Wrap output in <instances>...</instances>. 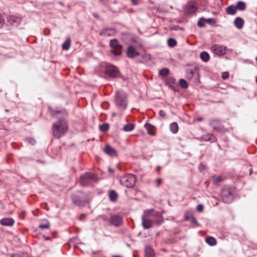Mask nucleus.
<instances>
[{"label":"nucleus","mask_w":257,"mask_h":257,"mask_svg":"<svg viewBox=\"0 0 257 257\" xmlns=\"http://www.w3.org/2000/svg\"><path fill=\"white\" fill-rule=\"evenodd\" d=\"M52 130L53 136L59 139L67 132L68 130L67 123L64 119H59L58 121L53 123Z\"/></svg>","instance_id":"obj_1"},{"label":"nucleus","mask_w":257,"mask_h":257,"mask_svg":"<svg viewBox=\"0 0 257 257\" xmlns=\"http://www.w3.org/2000/svg\"><path fill=\"white\" fill-rule=\"evenodd\" d=\"M71 199L73 203L77 206H84L88 201L87 194L80 191L73 194Z\"/></svg>","instance_id":"obj_2"},{"label":"nucleus","mask_w":257,"mask_h":257,"mask_svg":"<svg viewBox=\"0 0 257 257\" xmlns=\"http://www.w3.org/2000/svg\"><path fill=\"white\" fill-rule=\"evenodd\" d=\"M110 49L109 51V55L110 56H120L122 53V46L120 45L116 39L111 40L109 42Z\"/></svg>","instance_id":"obj_3"},{"label":"nucleus","mask_w":257,"mask_h":257,"mask_svg":"<svg viewBox=\"0 0 257 257\" xmlns=\"http://www.w3.org/2000/svg\"><path fill=\"white\" fill-rule=\"evenodd\" d=\"M234 189L232 187H224L221 192V198L225 203H231L234 198Z\"/></svg>","instance_id":"obj_4"},{"label":"nucleus","mask_w":257,"mask_h":257,"mask_svg":"<svg viewBox=\"0 0 257 257\" xmlns=\"http://www.w3.org/2000/svg\"><path fill=\"white\" fill-rule=\"evenodd\" d=\"M115 102L119 109L124 110L127 105L125 93L122 91H117L115 94Z\"/></svg>","instance_id":"obj_5"},{"label":"nucleus","mask_w":257,"mask_h":257,"mask_svg":"<svg viewBox=\"0 0 257 257\" xmlns=\"http://www.w3.org/2000/svg\"><path fill=\"white\" fill-rule=\"evenodd\" d=\"M120 184L127 187H133L136 182V176L132 174H127L120 178L119 180Z\"/></svg>","instance_id":"obj_6"},{"label":"nucleus","mask_w":257,"mask_h":257,"mask_svg":"<svg viewBox=\"0 0 257 257\" xmlns=\"http://www.w3.org/2000/svg\"><path fill=\"white\" fill-rule=\"evenodd\" d=\"M93 181H97L96 175L95 174L87 173L80 178V183L82 186L89 185Z\"/></svg>","instance_id":"obj_7"},{"label":"nucleus","mask_w":257,"mask_h":257,"mask_svg":"<svg viewBox=\"0 0 257 257\" xmlns=\"http://www.w3.org/2000/svg\"><path fill=\"white\" fill-rule=\"evenodd\" d=\"M186 76L188 79L192 80L194 81H197L199 77L198 68L194 67L187 69L186 70Z\"/></svg>","instance_id":"obj_8"},{"label":"nucleus","mask_w":257,"mask_h":257,"mask_svg":"<svg viewBox=\"0 0 257 257\" xmlns=\"http://www.w3.org/2000/svg\"><path fill=\"white\" fill-rule=\"evenodd\" d=\"M149 216L153 220V222L158 225H160L163 222L164 219L162 214L158 211H155L154 210H150L149 212Z\"/></svg>","instance_id":"obj_9"},{"label":"nucleus","mask_w":257,"mask_h":257,"mask_svg":"<svg viewBox=\"0 0 257 257\" xmlns=\"http://www.w3.org/2000/svg\"><path fill=\"white\" fill-rule=\"evenodd\" d=\"M210 125L212 127L213 130L219 133H224L227 130L218 119H213L210 121Z\"/></svg>","instance_id":"obj_10"},{"label":"nucleus","mask_w":257,"mask_h":257,"mask_svg":"<svg viewBox=\"0 0 257 257\" xmlns=\"http://www.w3.org/2000/svg\"><path fill=\"white\" fill-rule=\"evenodd\" d=\"M149 210L147 211L146 216H142V225L145 229L151 228L153 224V221L151 217L149 216Z\"/></svg>","instance_id":"obj_11"},{"label":"nucleus","mask_w":257,"mask_h":257,"mask_svg":"<svg viewBox=\"0 0 257 257\" xmlns=\"http://www.w3.org/2000/svg\"><path fill=\"white\" fill-rule=\"evenodd\" d=\"M211 50L215 55H223L226 53V47L223 46L214 45L211 47Z\"/></svg>","instance_id":"obj_12"},{"label":"nucleus","mask_w":257,"mask_h":257,"mask_svg":"<svg viewBox=\"0 0 257 257\" xmlns=\"http://www.w3.org/2000/svg\"><path fill=\"white\" fill-rule=\"evenodd\" d=\"M197 10V4L194 2L188 3L185 7V12L187 14H194Z\"/></svg>","instance_id":"obj_13"},{"label":"nucleus","mask_w":257,"mask_h":257,"mask_svg":"<svg viewBox=\"0 0 257 257\" xmlns=\"http://www.w3.org/2000/svg\"><path fill=\"white\" fill-rule=\"evenodd\" d=\"M105 72L109 77L115 78L118 76L119 71L116 67L110 66L106 67Z\"/></svg>","instance_id":"obj_14"},{"label":"nucleus","mask_w":257,"mask_h":257,"mask_svg":"<svg viewBox=\"0 0 257 257\" xmlns=\"http://www.w3.org/2000/svg\"><path fill=\"white\" fill-rule=\"evenodd\" d=\"M110 224L115 226H120L122 223V218L118 215H113L109 220Z\"/></svg>","instance_id":"obj_15"},{"label":"nucleus","mask_w":257,"mask_h":257,"mask_svg":"<svg viewBox=\"0 0 257 257\" xmlns=\"http://www.w3.org/2000/svg\"><path fill=\"white\" fill-rule=\"evenodd\" d=\"M126 55L128 58H134L140 55V53L137 51L133 46H128L126 50Z\"/></svg>","instance_id":"obj_16"},{"label":"nucleus","mask_w":257,"mask_h":257,"mask_svg":"<svg viewBox=\"0 0 257 257\" xmlns=\"http://www.w3.org/2000/svg\"><path fill=\"white\" fill-rule=\"evenodd\" d=\"M115 34V30L113 28H104L100 32L99 35L102 36H111Z\"/></svg>","instance_id":"obj_17"},{"label":"nucleus","mask_w":257,"mask_h":257,"mask_svg":"<svg viewBox=\"0 0 257 257\" xmlns=\"http://www.w3.org/2000/svg\"><path fill=\"white\" fill-rule=\"evenodd\" d=\"M21 21L22 19L20 17L11 16L8 18V22L14 26H18Z\"/></svg>","instance_id":"obj_18"},{"label":"nucleus","mask_w":257,"mask_h":257,"mask_svg":"<svg viewBox=\"0 0 257 257\" xmlns=\"http://www.w3.org/2000/svg\"><path fill=\"white\" fill-rule=\"evenodd\" d=\"M200 140L204 141H208L211 143L216 142L217 141V138L216 137L212 134H207L202 136Z\"/></svg>","instance_id":"obj_19"},{"label":"nucleus","mask_w":257,"mask_h":257,"mask_svg":"<svg viewBox=\"0 0 257 257\" xmlns=\"http://www.w3.org/2000/svg\"><path fill=\"white\" fill-rule=\"evenodd\" d=\"M104 151L106 154L110 156L116 155L115 150L108 145H105L104 149Z\"/></svg>","instance_id":"obj_20"},{"label":"nucleus","mask_w":257,"mask_h":257,"mask_svg":"<svg viewBox=\"0 0 257 257\" xmlns=\"http://www.w3.org/2000/svg\"><path fill=\"white\" fill-rule=\"evenodd\" d=\"M1 224L4 226H12L14 223V220L12 218H4L1 220Z\"/></svg>","instance_id":"obj_21"},{"label":"nucleus","mask_w":257,"mask_h":257,"mask_svg":"<svg viewBox=\"0 0 257 257\" xmlns=\"http://www.w3.org/2000/svg\"><path fill=\"white\" fill-rule=\"evenodd\" d=\"M234 24L235 26L237 29H240L243 26L244 21L242 18H241L240 17H237L235 19V20L234 21Z\"/></svg>","instance_id":"obj_22"},{"label":"nucleus","mask_w":257,"mask_h":257,"mask_svg":"<svg viewBox=\"0 0 257 257\" xmlns=\"http://www.w3.org/2000/svg\"><path fill=\"white\" fill-rule=\"evenodd\" d=\"M237 10L234 5H230L226 8V12L230 15H234L236 14Z\"/></svg>","instance_id":"obj_23"},{"label":"nucleus","mask_w":257,"mask_h":257,"mask_svg":"<svg viewBox=\"0 0 257 257\" xmlns=\"http://www.w3.org/2000/svg\"><path fill=\"white\" fill-rule=\"evenodd\" d=\"M146 257H154L155 253L154 250L150 246H147L145 249Z\"/></svg>","instance_id":"obj_24"},{"label":"nucleus","mask_w":257,"mask_h":257,"mask_svg":"<svg viewBox=\"0 0 257 257\" xmlns=\"http://www.w3.org/2000/svg\"><path fill=\"white\" fill-rule=\"evenodd\" d=\"M235 6L237 10H238L241 11L245 10L246 8V4L242 1H238Z\"/></svg>","instance_id":"obj_25"},{"label":"nucleus","mask_w":257,"mask_h":257,"mask_svg":"<svg viewBox=\"0 0 257 257\" xmlns=\"http://www.w3.org/2000/svg\"><path fill=\"white\" fill-rule=\"evenodd\" d=\"M170 131L174 134H176L178 132L179 126L176 122H172L169 126Z\"/></svg>","instance_id":"obj_26"},{"label":"nucleus","mask_w":257,"mask_h":257,"mask_svg":"<svg viewBox=\"0 0 257 257\" xmlns=\"http://www.w3.org/2000/svg\"><path fill=\"white\" fill-rule=\"evenodd\" d=\"M200 58L204 62H207L210 59L209 54L205 51H203L200 53Z\"/></svg>","instance_id":"obj_27"},{"label":"nucleus","mask_w":257,"mask_h":257,"mask_svg":"<svg viewBox=\"0 0 257 257\" xmlns=\"http://www.w3.org/2000/svg\"><path fill=\"white\" fill-rule=\"evenodd\" d=\"M117 197H118V195H117V193L115 191L111 190L109 192V199L111 201H112V202L116 201V200L117 199Z\"/></svg>","instance_id":"obj_28"},{"label":"nucleus","mask_w":257,"mask_h":257,"mask_svg":"<svg viewBox=\"0 0 257 257\" xmlns=\"http://www.w3.org/2000/svg\"><path fill=\"white\" fill-rule=\"evenodd\" d=\"M205 241L209 245L211 246L215 245L217 243V241L215 238L211 236L206 237Z\"/></svg>","instance_id":"obj_29"},{"label":"nucleus","mask_w":257,"mask_h":257,"mask_svg":"<svg viewBox=\"0 0 257 257\" xmlns=\"http://www.w3.org/2000/svg\"><path fill=\"white\" fill-rule=\"evenodd\" d=\"M50 227V223L47 220H43L39 224V227L41 229H48Z\"/></svg>","instance_id":"obj_30"},{"label":"nucleus","mask_w":257,"mask_h":257,"mask_svg":"<svg viewBox=\"0 0 257 257\" xmlns=\"http://www.w3.org/2000/svg\"><path fill=\"white\" fill-rule=\"evenodd\" d=\"M145 127L147 130L148 134L150 135H154V133L153 131L154 130V126L150 123H147L145 124Z\"/></svg>","instance_id":"obj_31"},{"label":"nucleus","mask_w":257,"mask_h":257,"mask_svg":"<svg viewBox=\"0 0 257 257\" xmlns=\"http://www.w3.org/2000/svg\"><path fill=\"white\" fill-rule=\"evenodd\" d=\"M71 45V40L68 38L64 43L62 44V49L64 50H67L69 49Z\"/></svg>","instance_id":"obj_32"},{"label":"nucleus","mask_w":257,"mask_h":257,"mask_svg":"<svg viewBox=\"0 0 257 257\" xmlns=\"http://www.w3.org/2000/svg\"><path fill=\"white\" fill-rule=\"evenodd\" d=\"M50 111L51 113V114L52 116H59L60 114H66V112L64 110L63 111H57L55 110H51L50 109Z\"/></svg>","instance_id":"obj_33"},{"label":"nucleus","mask_w":257,"mask_h":257,"mask_svg":"<svg viewBox=\"0 0 257 257\" xmlns=\"http://www.w3.org/2000/svg\"><path fill=\"white\" fill-rule=\"evenodd\" d=\"M134 128V125L133 123H128L123 126V130L125 132H130Z\"/></svg>","instance_id":"obj_34"},{"label":"nucleus","mask_w":257,"mask_h":257,"mask_svg":"<svg viewBox=\"0 0 257 257\" xmlns=\"http://www.w3.org/2000/svg\"><path fill=\"white\" fill-rule=\"evenodd\" d=\"M168 45L171 47H173L177 45V41L173 38H169L167 42Z\"/></svg>","instance_id":"obj_35"},{"label":"nucleus","mask_w":257,"mask_h":257,"mask_svg":"<svg viewBox=\"0 0 257 257\" xmlns=\"http://www.w3.org/2000/svg\"><path fill=\"white\" fill-rule=\"evenodd\" d=\"M205 23L206 19L204 18H200L197 22V26L201 28L205 26Z\"/></svg>","instance_id":"obj_36"},{"label":"nucleus","mask_w":257,"mask_h":257,"mask_svg":"<svg viewBox=\"0 0 257 257\" xmlns=\"http://www.w3.org/2000/svg\"><path fill=\"white\" fill-rule=\"evenodd\" d=\"M169 72V70L168 68H163L160 70L159 74L162 76H167Z\"/></svg>","instance_id":"obj_37"},{"label":"nucleus","mask_w":257,"mask_h":257,"mask_svg":"<svg viewBox=\"0 0 257 257\" xmlns=\"http://www.w3.org/2000/svg\"><path fill=\"white\" fill-rule=\"evenodd\" d=\"M179 84L180 86L183 88H187L188 86L187 81L183 79H180Z\"/></svg>","instance_id":"obj_38"},{"label":"nucleus","mask_w":257,"mask_h":257,"mask_svg":"<svg viewBox=\"0 0 257 257\" xmlns=\"http://www.w3.org/2000/svg\"><path fill=\"white\" fill-rule=\"evenodd\" d=\"M223 180L221 176H218L214 177L213 178V183L215 184H218Z\"/></svg>","instance_id":"obj_39"},{"label":"nucleus","mask_w":257,"mask_h":257,"mask_svg":"<svg viewBox=\"0 0 257 257\" xmlns=\"http://www.w3.org/2000/svg\"><path fill=\"white\" fill-rule=\"evenodd\" d=\"M192 217H193L192 212L190 211H186L185 213V217L186 220H189Z\"/></svg>","instance_id":"obj_40"},{"label":"nucleus","mask_w":257,"mask_h":257,"mask_svg":"<svg viewBox=\"0 0 257 257\" xmlns=\"http://www.w3.org/2000/svg\"><path fill=\"white\" fill-rule=\"evenodd\" d=\"M100 130L102 131L105 132L108 130L109 126L108 124H103L99 126Z\"/></svg>","instance_id":"obj_41"},{"label":"nucleus","mask_w":257,"mask_h":257,"mask_svg":"<svg viewBox=\"0 0 257 257\" xmlns=\"http://www.w3.org/2000/svg\"><path fill=\"white\" fill-rule=\"evenodd\" d=\"M206 22L210 25H214L216 23V21L214 19L210 18L208 19H206Z\"/></svg>","instance_id":"obj_42"},{"label":"nucleus","mask_w":257,"mask_h":257,"mask_svg":"<svg viewBox=\"0 0 257 257\" xmlns=\"http://www.w3.org/2000/svg\"><path fill=\"white\" fill-rule=\"evenodd\" d=\"M26 141L31 145H34L36 144L35 140L31 138H28L26 139Z\"/></svg>","instance_id":"obj_43"},{"label":"nucleus","mask_w":257,"mask_h":257,"mask_svg":"<svg viewBox=\"0 0 257 257\" xmlns=\"http://www.w3.org/2000/svg\"><path fill=\"white\" fill-rule=\"evenodd\" d=\"M142 57L144 61H147L151 59V56L150 54L144 53L142 55Z\"/></svg>","instance_id":"obj_44"},{"label":"nucleus","mask_w":257,"mask_h":257,"mask_svg":"<svg viewBox=\"0 0 257 257\" xmlns=\"http://www.w3.org/2000/svg\"><path fill=\"white\" fill-rule=\"evenodd\" d=\"M5 21L3 16L0 14V28L3 27L5 24Z\"/></svg>","instance_id":"obj_45"},{"label":"nucleus","mask_w":257,"mask_h":257,"mask_svg":"<svg viewBox=\"0 0 257 257\" xmlns=\"http://www.w3.org/2000/svg\"><path fill=\"white\" fill-rule=\"evenodd\" d=\"M203 209L204 206L202 204L198 205L196 208L197 210L199 212H202L203 210Z\"/></svg>","instance_id":"obj_46"},{"label":"nucleus","mask_w":257,"mask_h":257,"mask_svg":"<svg viewBox=\"0 0 257 257\" xmlns=\"http://www.w3.org/2000/svg\"><path fill=\"white\" fill-rule=\"evenodd\" d=\"M229 77V73L227 72H224L222 74V78L223 79H226Z\"/></svg>","instance_id":"obj_47"},{"label":"nucleus","mask_w":257,"mask_h":257,"mask_svg":"<svg viewBox=\"0 0 257 257\" xmlns=\"http://www.w3.org/2000/svg\"><path fill=\"white\" fill-rule=\"evenodd\" d=\"M11 257H26V255L22 253H17L12 254Z\"/></svg>","instance_id":"obj_48"},{"label":"nucleus","mask_w":257,"mask_h":257,"mask_svg":"<svg viewBox=\"0 0 257 257\" xmlns=\"http://www.w3.org/2000/svg\"><path fill=\"white\" fill-rule=\"evenodd\" d=\"M140 1L141 0H131V2L133 5L137 6L139 4Z\"/></svg>","instance_id":"obj_49"},{"label":"nucleus","mask_w":257,"mask_h":257,"mask_svg":"<svg viewBox=\"0 0 257 257\" xmlns=\"http://www.w3.org/2000/svg\"><path fill=\"white\" fill-rule=\"evenodd\" d=\"M159 114L160 116L164 118L166 116V112H165V111L161 110L159 111Z\"/></svg>","instance_id":"obj_50"},{"label":"nucleus","mask_w":257,"mask_h":257,"mask_svg":"<svg viewBox=\"0 0 257 257\" xmlns=\"http://www.w3.org/2000/svg\"><path fill=\"white\" fill-rule=\"evenodd\" d=\"M189 221H190L191 223L192 224H194V223H196L197 222V220L195 218H194V217H192L190 220Z\"/></svg>","instance_id":"obj_51"},{"label":"nucleus","mask_w":257,"mask_h":257,"mask_svg":"<svg viewBox=\"0 0 257 257\" xmlns=\"http://www.w3.org/2000/svg\"><path fill=\"white\" fill-rule=\"evenodd\" d=\"M157 186H159L161 184V183L162 182V179H161V178L157 179Z\"/></svg>","instance_id":"obj_52"},{"label":"nucleus","mask_w":257,"mask_h":257,"mask_svg":"<svg viewBox=\"0 0 257 257\" xmlns=\"http://www.w3.org/2000/svg\"><path fill=\"white\" fill-rule=\"evenodd\" d=\"M170 81L171 82L174 83L175 81V79L173 78H170Z\"/></svg>","instance_id":"obj_53"},{"label":"nucleus","mask_w":257,"mask_h":257,"mask_svg":"<svg viewBox=\"0 0 257 257\" xmlns=\"http://www.w3.org/2000/svg\"><path fill=\"white\" fill-rule=\"evenodd\" d=\"M108 171L110 173H112L113 172V170L112 169H111V168H109L108 169Z\"/></svg>","instance_id":"obj_54"},{"label":"nucleus","mask_w":257,"mask_h":257,"mask_svg":"<svg viewBox=\"0 0 257 257\" xmlns=\"http://www.w3.org/2000/svg\"><path fill=\"white\" fill-rule=\"evenodd\" d=\"M202 120H203V118H202V117H199L197 118V121H200Z\"/></svg>","instance_id":"obj_55"},{"label":"nucleus","mask_w":257,"mask_h":257,"mask_svg":"<svg viewBox=\"0 0 257 257\" xmlns=\"http://www.w3.org/2000/svg\"><path fill=\"white\" fill-rule=\"evenodd\" d=\"M160 169H161V167L160 166H158V168H157V170L158 171H160Z\"/></svg>","instance_id":"obj_56"},{"label":"nucleus","mask_w":257,"mask_h":257,"mask_svg":"<svg viewBox=\"0 0 257 257\" xmlns=\"http://www.w3.org/2000/svg\"><path fill=\"white\" fill-rule=\"evenodd\" d=\"M112 257H122V256H121L120 255H114V256H113Z\"/></svg>","instance_id":"obj_57"},{"label":"nucleus","mask_w":257,"mask_h":257,"mask_svg":"<svg viewBox=\"0 0 257 257\" xmlns=\"http://www.w3.org/2000/svg\"><path fill=\"white\" fill-rule=\"evenodd\" d=\"M94 16L95 17H98V15L97 14H94Z\"/></svg>","instance_id":"obj_58"},{"label":"nucleus","mask_w":257,"mask_h":257,"mask_svg":"<svg viewBox=\"0 0 257 257\" xmlns=\"http://www.w3.org/2000/svg\"><path fill=\"white\" fill-rule=\"evenodd\" d=\"M203 167H204V166H203V165H201L200 166V167H199V168H200V169H201V168H203Z\"/></svg>","instance_id":"obj_59"},{"label":"nucleus","mask_w":257,"mask_h":257,"mask_svg":"<svg viewBox=\"0 0 257 257\" xmlns=\"http://www.w3.org/2000/svg\"><path fill=\"white\" fill-rule=\"evenodd\" d=\"M203 167H204V166H203V165H201L200 166V167H199V168H200V169H201V168H203Z\"/></svg>","instance_id":"obj_60"},{"label":"nucleus","mask_w":257,"mask_h":257,"mask_svg":"<svg viewBox=\"0 0 257 257\" xmlns=\"http://www.w3.org/2000/svg\"><path fill=\"white\" fill-rule=\"evenodd\" d=\"M255 82L257 84V77H256V79H255Z\"/></svg>","instance_id":"obj_61"},{"label":"nucleus","mask_w":257,"mask_h":257,"mask_svg":"<svg viewBox=\"0 0 257 257\" xmlns=\"http://www.w3.org/2000/svg\"><path fill=\"white\" fill-rule=\"evenodd\" d=\"M49 239V237H47V238H46V239H46V240H48Z\"/></svg>","instance_id":"obj_62"}]
</instances>
